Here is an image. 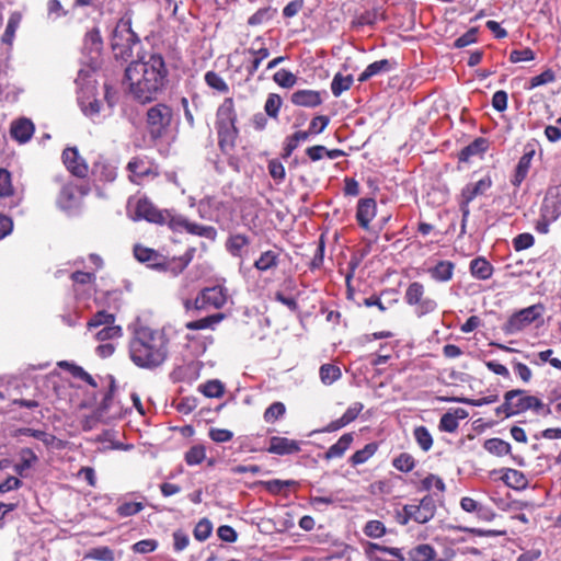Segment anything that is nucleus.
<instances>
[{
	"label": "nucleus",
	"instance_id": "obj_18",
	"mask_svg": "<svg viewBox=\"0 0 561 561\" xmlns=\"http://www.w3.org/2000/svg\"><path fill=\"white\" fill-rule=\"evenodd\" d=\"M62 161L67 170L75 176L84 178L88 175L89 167L76 147H68L64 150Z\"/></svg>",
	"mask_w": 561,
	"mask_h": 561
},
{
	"label": "nucleus",
	"instance_id": "obj_31",
	"mask_svg": "<svg viewBox=\"0 0 561 561\" xmlns=\"http://www.w3.org/2000/svg\"><path fill=\"white\" fill-rule=\"evenodd\" d=\"M470 271L473 277L485 280L491 277L493 267L485 259L477 257L471 261Z\"/></svg>",
	"mask_w": 561,
	"mask_h": 561
},
{
	"label": "nucleus",
	"instance_id": "obj_41",
	"mask_svg": "<svg viewBox=\"0 0 561 561\" xmlns=\"http://www.w3.org/2000/svg\"><path fill=\"white\" fill-rule=\"evenodd\" d=\"M413 436L422 450L428 451L432 448L433 437L425 426L415 427Z\"/></svg>",
	"mask_w": 561,
	"mask_h": 561
},
{
	"label": "nucleus",
	"instance_id": "obj_39",
	"mask_svg": "<svg viewBox=\"0 0 561 561\" xmlns=\"http://www.w3.org/2000/svg\"><path fill=\"white\" fill-rule=\"evenodd\" d=\"M353 83V77L342 76L341 73H336L331 82V91L334 96H340L344 91H347Z\"/></svg>",
	"mask_w": 561,
	"mask_h": 561
},
{
	"label": "nucleus",
	"instance_id": "obj_2",
	"mask_svg": "<svg viewBox=\"0 0 561 561\" xmlns=\"http://www.w3.org/2000/svg\"><path fill=\"white\" fill-rule=\"evenodd\" d=\"M169 354V339L160 330L140 328L129 343V356L133 363L147 369L161 366Z\"/></svg>",
	"mask_w": 561,
	"mask_h": 561
},
{
	"label": "nucleus",
	"instance_id": "obj_10",
	"mask_svg": "<svg viewBox=\"0 0 561 561\" xmlns=\"http://www.w3.org/2000/svg\"><path fill=\"white\" fill-rule=\"evenodd\" d=\"M493 181L488 174L477 182H471L465 185L460 194V210L462 214V222H465L469 215V204L478 196L484 195L492 186Z\"/></svg>",
	"mask_w": 561,
	"mask_h": 561
},
{
	"label": "nucleus",
	"instance_id": "obj_19",
	"mask_svg": "<svg viewBox=\"0 0 561 561\" xmlns=\"http://www.w3.org/2000/svg\"><path fill=\"white\" fill-rule=\"evenodd\" d=\"M267 451L279 456L291 455L300 451V445L294 439L273 436L270 439Z\"/></svg>",
	"mask_w": 561,
	"mask_h": 561
},
{
	"label": "nucleus",
	"instance_id": "obj_48",
	"mask_svg": "<svg viewBox=\"0 0 561 561\" xmlns=\"http://www.w3.org/2000/svg\"><path fill=\"white\" fill-rule=\"evenodd\" d=\"M14 194L11 174L4 169H0V197H11Z\"/></svg>",
	"mask_w": 561,
	"mask_h": 561
},
{
	"label": "nucleus",
	"instance_id": "obj_50",
	"mask_svg": "<svg viewBox=\"0 0 561 561\" xmlns=\"http://www.w3.org/2000/svg\"><path fill=\"white\" fill-rule=\"evenodd\" d=\"M87 558L99 561H115L114 551L108 547H96L87 553Z\"/></svg>",
	"mask_w": 561,
	"mask_h": 561
},
{
	"label": "nucleus",
	"instance_id": "obj_47",
	"mask_svg": "<svg viewBox=\"0 0 561 561\" xmlns=\"http://www.w3.org/2000/svg\"><path fill=\"white\" fill-rule=\"evenodd\" d=\"M286 412L285 404L282 402L272 403L264 412V421L266 423H274L280 419Z\"/></svg>",
	"mask_w": 561,
	"mask_h": 561
},
{
	"label": "nucleus",
	"instance_id": "obj_30",
	"mask_svg": "<svg viewBox=\"0 0 561 561\" xmlns=\"http://www.w3.org/2000/svg\"><path fill=\"white\" fill-rule=\"evenodd\" d=\"M488 149V140L485 138H477L459 153V160L467 162L470 158L483 153Z\"/></svg>",
	"mask_w": 561,
	"mask_h": 561
},
{
	"label": "nucleus",
	"instance_id": "obj_63",
	"mask_svg": "<svg viewBox=\"0 0 561 561\" xmlns=\"http://www.w3.org/2000/svg\"><path fill=\"white\" fill-rule=\"evenodd\" d=\"M275 299L293 311L297 309V294H294L293 291L285 293L278 290L275 293Z\"/></svg>",
	"mask_w": 561,
	"mask_h": 561
},
{
	"label": "nucleus",
	"instance_id": "obj_25",
	"mask_svg": "<svg viewBox=\"0 0 561 561\" xmlns=\"http://www.w3.org/2000/svg\"><path fill=\"white\" fill-rule=\"evenodd\" d=\"M12 138L21 144L27 142L34 133V125L27 118H20L12 123L10 129Z\"/></svg>",
	"mask_w": 561,
	"mask_h": 561
},
{
	"label": "nucleus",
	"instance_id": "obj_6",
	"mask_svg": "<svg viewBox=\"0 0 561 561\" xmlns=\"http://www.w3.org/2000/svg\"><path fill=\"white\" fill-rule=\"evenodd\" d=\"M138 42L137 35L131 30V21L128 18L121 19L112 34L111 46L116 58L130 57L133 46Z\"/></svg>",
	"mask_w": 561,
	"mask_h": 561
},
{
	"label": "nucleus",
	"instance_id": "obj_16",
	"mask_svg": "<svg viewBox=\"0 0 561 561\" xmlns=\"http://www.w3.org/2000/svg\"><path fill=\"white\" fill-rule=\"evenodd\" d=\"M540 213L542 218L557 220L561 216V184L550 186L543 197Z\"/></svg>",
	"mask_w": 561,
	"mask_h": 561
},
{
	"label": "nucleus",
	"instance_id": "obj_14",
	"mask_svg": "<svg viewBox=\"0 0 561 561\" xmlns=\"http://www.w3.org/2000/svg\"><path fill=\"white\" fill-rule=\"evenodd\" d=\"M129 209L133 211V219H145L149 222L160 224L163 221L164 213L157 209L147 198H138L135 202L129 201Z\"/></svg>",
	"mask_w": 561,
	"mask_h": 561
},
{
	"label": "nucleus",
	"instance_id": "obj_52",
	"mask_svg": "<svg viewBox=\"0 0 561 561\" xmlns=\"http://www.w3.org/2000/svg\"><path fill=\"white\" fill-rule=\"evenodd\" d=\"M213 531V525L207 518L201 519L194 528V537L198 541H205Z\"/></svg>",
	"mask_w": 561,
	"mask_h": 561
},
{
	"label": "nucleus",
	"instance_id": "obj_12",
	"mask_svg": "<svg viewBox=\"0 0 561 561\" xmlns=\"http://www.w3.org/2000/svg\"><path fill=\"white\" fill-rule=\"evenodd\" d=\"M88 193V190L75 183H67L62 186L58 198V207L68 213L72 214L80 208L82 197Z\"/></svg>",
	"mask_w": 561,
	"mask_h": 561
},
{
	"label": "nucleus",
	"instance_id": "obj_35",
	"mask_svg": "<svg viewBox=\"0 0 561 561\" xmlns=\"http://www.w3.org/2000/svg\"><path fill=\"white\" fill-rule=\"evenodd\" d=\"M378 449L377 443H369L364 448L355 451L350 458V462L352 466H358L365 463L369 458H371Z\"/></svg>",
	"mask_w": 561,
	"mask_h": 561
},
{
	"label": "nucleus",
	"instance_id": "obj_42",
	"mask_svg": "<svg viewBox=\"0 0 561 561\" xmlns=\"http://www.w3.org/2000/svg\"><path fill=\"white\" fill-rule=\"evenodd\" d=\"M453 270L451 262L442 261L432 270V277L436 280H449L453 277Z\"/></svg>",
	"mask_w": 561,
	"mask_h": 561
},
{
	"label": "nucleus",
	"instance_id": "obj_21",
	"mask_svg": "<svg viewBox=\"0 0 561 561\" xmlns=\"http://www.w3.org/2000/svg\"><path fill=\"white\" fill-rule=\"evenodd\" d=\"M376 216V202L373 198H362L357 204L356 219L359 226L368 229L370 221Z\"/></svg>",
	"mask_w": 561,
	"mask_h": 561
},
{
	"label": "nucleus",
	"instance_id": "obj_51",
	"mask_svg": "<svg viewBox=\"0 0 561 561\" xmlns=\"http://www.w3.org/2000/svg\"><path fill=\"white\" fill-rule=\"evenodd\" d=\"M273 79L282 88H291L297 81L296 76L286 69L276 71Z\"/></svg>",
	"mask_w": 561,
	"mask_h": 561
},
{
	"label": "nucleus",
	"instance_id": "obj_59",
	"mask_svg": "<svg viewBox=\"0 0 561 561\" xmlns=\"http://www.w3.org/2000/svg\"><path fill=\"white\" fill-rule=\"evenodd\" d=\"M208 436L215 443L221 444L230 442L233 438V433L226 428H209Z\"/></svg>",
	"mask_w": 561,
	"mask_h": 561
},
{
	"label": "nucleus",
	"instance_id": "obj_56",
	"mask_svg": "<svg viewBox=\"0 0 561 561\" xmlns=\"http://www.w3.org/2000/svg\"><path fill=\"white\" fill-rule=\"evenodd\" d=\"M142 510L144 504L141 502H125L117 507L116 512L121 517H129Z\"/></svg>",
	"mask_w": 561,
	"mask_h": 561
},
{
	"label": "nucleus",
	"instance_id": "obj_32",
	"mask_svg": "<svg viewBox=\"0 0 561 561\" xmlns=\"http://www.w3.org/2000/svg\"><path fill=\"white\" fill-rule=\"evenodd\" d=\"M94 331V337L101 342H113L123 335L122 327L114 323L101 327Z\"/></svg>",
	"mask_w": 561,
	"mask_h": 561
},
{
	"label": "nucleus",
	"instance_id": "obj_33",
	"mask_svg": "<svg viewBox=\"0 0 561 561\" xmlns=\"http://www.w3.org/2000/svg\"><path fill=\"white\" fill-rule=\"evenodd\" d=\"M319 375L321 382L330 386L342 377V371L336 365L323 364L319 369Z\"/></svg>",
	"mask_w": 561,
	"mask_h": 561
},
{
	"label": "nucleus",
	"instance_id": "obj_1",
	"mask_svg": "<svg viewBox=\"0 0 561 561\" xmlns=\"http://www.w3.org/2000/svg\"><path fill=\"white\" fill-rule=\"evenodd\" d=\"M168 69L160 54L134 61L125 70V84L129 93L140 103L157 99L168 82Z\"/></svg>",
	"mask_w": 561,
	"mask_h": 561
},
{
	"label": "nucleus",
	"instance_id": "obj_40",
	"mask_svg": "<svg viewBox=\"0 0 561 561\" xmlns=\"http://www.w3.org/2000/svg\"><path fill=\"white\" fill-rule=\"evenodd\" d=\"M114 321L115 317L113 313H108L106 311H99L88 321V329L90 331H93L101 327L112 324L114 323Z\"/></svg>",
	"mask_w": 561,
	"mask_h": 561
},
{
	"label": "nucleus",
	"instance_id": "obj_53",
	"mask_svg": "<svg viewBox=\"0 0 561 561\" xmlns=\"http://www.w3.org/2000/svg\"><path fill=\"white\" fill-rule=\"evenodd\" d=\"M392 466L401 472H409L414 468V459L410 454L402 453L393 459Z\"/></svg>",
	"mask_w": 561,
	"mask_h": 561
},
{
	"label": "nucleus",
	"instance_id": "obj_13",
	"mask_svg": "<svg viewBox=\"0 0 561 561\" xmlns=\"http://www.w3.org/2000/svg\"><path fill=\"white\" fill-rule=\"evenodd\" d=\"M518 394L512 398V409L515 414L523 413L527 410H533L539 415H549L551 410L539 398L529 396L525 390L515 389Z\"/></svg>",
	"mask_w": 561,
	"mask_h": 561
},
{
	"label": "nucleus",
	"instance_id": "obj_5",
	"mask_svg": "<svg viewBox=\"0 0 561 561\" xmlns=\"http://www.w3.org/2000/svg\"><path fill=\"white\" fill-rule=\"evenodd\" d=\"M76 83L78 84V104L82 113L95 121L100 117L102 110V102L96 98L95 81L88 79L80 72Z\"/></svg>",
	"mask_w": 561,
	"mask_h": 561
},
{
	"label": "nucleus",
	"instance_id": "obj_9",
	"mask_svg": "<svg viewBox=\"0 0 561 561\" xmlns=\"http://www.w3.org/2000/svg\"><path fill=\"white\" fill-rule=\"evenodd\" d=\"M106 381L108 391L105 393L98 409V416L102 420L108 421L122 417L127 409L124 408L119 400H116V385L114 377L107 376Z\"/></svg>",
	"mask_w": 561,
	"mask_h": 561
},
{
	"label": "nucleus",
	"instance_id": "obj_15",
	"mask_svg": "<svg viewBox=\"0 0 561 561\" xmlns=\"http://www.w3.org/2000/svg\"><path fill=\"white\" fill-rule=\"evenodd\" d=\"M404 511L408 512V516L412 517V520L419 524H425L430 522L436 513L435 500L431 495L424 496L417 505L407 504Z\"/></svg>",
	"mask_w": 561,
	"mask_h": 561
},
{
	"label": "nucleus",
	"instance_id": "obj_22",
	"mask_svg": "<svg viewBox=\"0 0 561 561\" xmlns=\"http://www.w3.org/2000/svg\"><path fill=\"white\" fill-rule=\"evenodd\" d=\"M127 170L130 172L129 179L135 183L152 174V165L146 158H133L127 164Z\"/></svg>",
	"mask_w": 561,
	"mask_h": 561
},
{
	"label": "nucleus",
	"instance_id": "obj_29",
	"mask_svg": "<svg viewBox=\"0 0 561 561\" xmlns=\"http://www.w3.org/2000/svg\"><path fill=\"white\" fill-rule=\"evenodd\" d=\"M392 69L391 64L388 59L377 60L366 67V69L359 75L358 81L365 82L371 77L378 76L383 72H389Z\"/></svg>",
	"mask_w": 561,
	"mask_h": 561
},
{
	"label": "nucleus",
	"instance_id": "obj_57",
	"mask_svg": "<svg viewBox=\"0 0 561 561\" xmlns=\"http://www.w3.org/2000/svg\"><path fill=\"white\" fill-rule=\"evenodd\" d=\"M205 81L210 88L217 91L227 92L229 90L228 84L225 82V80L214 71L206 72Z\"/></svg>",
	"mask_w": 561,
	"mask_h": 561
},
{
	"label": "nucleus",
	"instance_id": "obj_64",
	"mask_svg": "<svg viewBox=\"0 0 561 561\" xmlns=\"http://www.w3.org/2000/svg\"><path fill=\"white\" fill-rule=\"evenodd\" d=\"M329 123H330V118L328 116L318 115L311 119L309 129L307 131H309V135L320 134L325 129V127L329 125Z\"/></svg>",
	"mask_w": 561,
	"mask_h": 561
},
{
	"label": "nucleus",
	"instance_id": "obj_37",
	"mask_svg": "<svg viewBox=\"0 0 561 561\" xmlns=\"http://www.w3.org/2000/svg\"><path fill=\"white\" fill-rule=\"evenodd\" d=\"M435 557V550L427 543H422L409 551L411 561H432Z\"/></svg>",
	"mask_w": 561,
	"mask_h": 561
},
{
	"label": "nucleus",
	"instance_id": "obj_26",
	"mask_svg": "<svg viewBox=\"0 0 561 561\" xmlns=\"http://www.w3.org/2000/svg\"><path fill=\"white\" fill-rule=\"evenodd\" d=\"M134 255L137 261L146 263L150 267H157L162 264V256L154 250L142 245H135Z\"/></svg>",
	"mask_w": 561,
	"mask_h": 561
},
{
	"label": "nucleus",
	"instance_id": "obj_3",
	"mask_svg": "<svg viewBox=\"0 0 561 561\" xmlns=\"http://www.w3.org/2000/svg\"><path fill=\"white\" fill-rule=\"evenodd\" d=\"M237 114L232 99H226L217 110V130L220 147L233 146L238 130L236 127Z\"/></svg>",
	"mask_w": 561,
	"mask_h": 561
},
{
	"label": "nucleus",
	"instance_id": "obj_55",
	"mask_svg": "<svg viewBox=\"0 0 561 561\" xmlns=\"http://www.w3.org/2000/svg\"><path fill=\"white\" fill-rule=\"evenodd\" d=\"M20 24V16L18 14H12L8 21L5 31L1 37L4 44L11 45L16 32V28Z\"/></svg>",
	"mask_w": 561,
	"mask_h": 561
},
{
	"label": "nucleus",
	"instance_id": "obj_8",
	"mask_svg": "<svg viewBox=\"0 0 561 561\" xmlns=\"http://www.w3.org/2000/svg\"><path fill=\"white\" fill-rule=\"evenodd\" d=\"M163 213L165 217L163 216V221L161 224H167L173 231L181 232L185 230L191 234L201 236L209 240L216 239L217 231L214 227L191 222L186 217L172 214L168 210Z\"/></svg>",
	"mask_w": 561,
	"mask_h": 561
},
{
	"label": "nucleus",
	"instance_id": "obj_54",
	"mask_svg": "<svg viewBox=\"0 0 561 561\" xmlns=\"http://www.w3.org/2000/svg\"><path fill=\"white\" fill-rule=\"evenodd\" d=\"M504 481L508 486H512L515 489L523 488L526 484L525 476L520 471L515 470V469H510L504 474Z\"/></svg>",
	"mask_w": 561,
	"mask_h": 561
},
{
	"label": "nucleus",
	"instance_id": "obj_24",
	"mask_svg": "<svg viewBox=\"0 0 561 561\" xmlns=\"http://www.w3.org/2000/svg\"><path fill=\"white\" fill-rule=\"evenodd\" d=\"M534 156H535V150L531 149L529 151L524 152V154L519 158L517 165L515 168L513 178L511 180V183L514 186H516V187L520 186L523 181L526 179V176L529 172Z\"/></svg>",
	"mask_w": 561,
	"mask_h": 561
},
{
	"label": "nucleus",
	"instance_id": "obj_44",
	"mask_svg": "<svg viewBox=\"0 0 561 561\" xmlns=\"http://www.w3.org/2000/svg\"><path fill=\"white\" fill-rule=\"evenodd\" d=\"M206 458V449L202 445H195L185 453V461L188 466H196Z\"/></svg>",
	"mask_w": 561,
	"mask_h": 561
},
{
	"label": "nucleus",
	"instance_id": "obj_28",
	"mask_svg": "<svg viewBox=\"0 0 561 561\" xmlns=\"http://www.w3.org/2000/svg\"><path fill=\"white\" fill-rule=\"evenodd\" d=\"M353 440L354 436L352 433L343 434L335 444L329 447L324 455V459L331 460L334 458H341L344 455V453L350 448Z\"/></svg>",
	"mask_w": 561,
	"mask_h": 561
},
{
	"label": "nucleus",
	"instance_id": "obj_17",
	"mask_svg": "<svg viewBox=\"0 0 561 561\" xmlns=\"http://www.w3.org/2000/svg\"><path fill=\"white\" fill-rule=\"evenodd\" d=\"M90 266L84 270L64 271L59 270L56 277H69L71 280H84L95 278V272L103 267V260L98 254L89 256Z\"/></svg>",
	"mask_w": 561,
	"mask_h": 561
},
{
	"label": "nucleus",
	"instance_id": "obj_60",
	"mask_svg": "<svg viewBox=\"0 0 561 561\" xmlns=\"http://www.w3.org/2000/svg\"><path fill=\"white\" fill-rule=\"evenodd\" d=\"M385 533L386 527L379 520H369L364 528V534L371 538H380Z\"/></svg>",
	"mask_w": 561,
	"mask_h": 561
},
{
	"label": "nucleus",
	"instance_id": "obj_27",
	"mask_svg": "<svg viewBox=\"0 0 561 561\" xmlns=\"http://www.w3.org/2000/svg\"><path fill=\"white\" fill-rule=\"evenodd\" d=\"M20 461L14 465L13 469L20 477H25V471L31 469L37 461V455L31 448H22L19 451Z\"/></svg>",
	"mask_w": 561,
	"mask_h": 561
},
{
	"label": "nucleus",
	"instance_id": "obj_62",
	"mask_svg": "<svg viewBox=\"0 0 561 561\" xmlns=\"http://www.w3.org/2000/svg\"><path fill=\"white\" fill-rule=\"evenodd\" d=\"M556 80V75L551 69H547L542 71L540 75L533 77L530 79L529 89L537 88L539 85H543Z\"/></svg>",
	"mask_w": 561,
	"mask_h": 561
},
{
	"label": "nucleus",
	"instance_id": "obj_7",
	"mask_svg": "<svg viewBox=\"0 0 561 561\" xmlns=\"http://www.w3.org/2000/svg\"><path fill=\"white\" fill-rule=\"evenodd\" d=\"M228 298L227 290L220 284H216L201 290L193 300L184 299L183 304L186 310L220 309L226 305Z\"/></svg>",
	"mask_w": 561,
	"mask_h": 561
},
{
	"label": "nucleus",
	"instance_id": "obj_61",
	"mask_svg": "<svg viewBox=\"0 0 561 561\" xmlns=\"http://www.w3.org/2000/svg\"><path fill=\"white\" fill-rule=\"evenodd\" d=\"M410 305H416L423 298V286L420 283H411L405 294Z\"/></svg>",
	"mask_w": 561,
	"mask_h": 561
},
{
	"label": "nucleus",
	"instance_id": "obj_43",
	"mask_svg": "<svg viewBox=\"0 0 561 561\" xmlns=\"http://www.w3.org/2000/svg\"><path fill=\"white\" fill-rule=\"evenodd\" d=\"M278 254L275 251H266L254 262V265L260 271H267L276 266Z\"/></svg>",
	"mask_w": 561,
	"mask_h": 561
},
{
	"label": "nucleus",
	"instance_id": "obj_38",
	"mask_svg": "<svg viewBox=\"0 0 561 561\" xmlns=\"http://www.w3.org/2000/svg\"><path fill=\"white\" fill-rule=\"evenodd\" d=\"M309 138V131L299 130L287 137L284 144V157L288 158L300 142Z\"/></svg>",
	"mask_w": 561,
	"mask_h": 561
},
{
	"label": "nucleus",
	"instance_id": "obj_4",
	"mask_svg": "<svg viewBox=\"0 0 561 561\" xmlns=\"http://www.w3.org/2000/svg\"><path fill=\"white\" fill-rule=\"evenodd\" d=\"M174 121V113L171 106L165 103H158L147 110L146 124L152 139L164 137Z\"/></svg>",
	"mask_w": 561,
	"mask_h": 561
},
{
	"label": "nucleus",
	"instance_id": "obj_23",
	"mask_svg": "<svg viewBox=\"0 0 561 561\" xmlns=\"http://www.w3.org/2000/svg\"><path fill=\"white\" fill-rule=\"evenodd\" d=\"M290 101L297 106L316 107L322 103V98L319 91L305 89L294 92Z\"/></svg>",
	"mask_w": 561,
	"mask_h": 561
},
{
	"label": "nucleus",
	"instance_id": "obj_36",
	"mask_svg": "<svg viewBox=\"0 0 561 561\" xmlns=\"http://www.w3.org/2000/svg\"><path fill=\"white\" fill-rule=\"evenodd\" d=\"M484 449L495 456H504L511 453L510 443L501 438H489L484 442Z\"/></svg>",
	"mask_w": 561,
	"mask_h": 561
},
{
	"label": "nucleus",
	"instance_id": "obj_20",
	"mask_svg": "<svg viewBox=\"0 0 561 561\" xmlns=\"http://www.w3.org/2000/svg\"><path fill=\"white\" fill-rule=\"evenodd\" d=\"M250 239L243 233L230 234L226 241V250L234 257L242 259L248 254Z\"/></svg>",
	"mask_w": 561,
	"mask_h": 561
},
{
	"label": "nucleus",
	"instance_id": "obj_49",
	"mask_svg": "<svg viewBox=\"0 0 561 561\" xmlns=\"http://www.w3.org/2000/svg\"><path fill=\"white\" fill-rule=\"evenodd\" d=\"M221 319H222L221 314L209 316V317H205L199 320L190 321L186 323L185 327L188 330H204V329L211 327L215 323H218Z\"/></svg>",
	"mask_w": 561,
	"mask_h": 561
},
{
	"label": "nucleus",
	"instance_id": "obj_46",
	"mask_svg": "<svg viewBox=\"0 0 561 561\" xmlns=\"http://www.w3.org/2000/svg\"><path fill=\"white\" fill-rule=\"evenodd\" d=\"M267 492L272 494H279L284 488L296 485L297 482L295 480H270L260 482Z\"/></svg>",
	"mask_w": 561,
	"mask_h": 561
},
{
	"label": "nucleus",
	"instance_id": "obj_58",
	"mask_svg": "<svg viewBox=\"0 0 561 561\" xmlns=\"http://www.w3.org/2000/svg\"><path fill=\"white\" fill-rule=\"evenodd\" d=\"M202 392L208 398H219L224 393V386L219 380H210L203 385Z\"/></svg>",
	"mask_w": 561,
	"mask_h": 561
},
{
	"label": "nucleus",
	"instance_id": "obj_34",
	"mask_svg": "<svg viewBox=\"0 0 561 561\" xmlns=\"http://www.w3.org/2000/svg\"><path fill=\"white\" fill-rule=\"evenodd\" d=\"M14 437L19 436H31L38 440H42L46 446H50L53 442L55 440V436L47 434L44 431L34 430L30 427H21L14 431L13 433Z\"/></svg>",
	"mask_w": 561,
	"mask_h": 561
},
{
	"label": "nucleus",
	"instance_id": "obj_11",
	"mask_svg": "<svg viewBox=\"0 0 561 561\" xmlns=\"http://www.w3.org/2000/svg\"><path fill=\"white\" fill-rule=\"evenodd\" d=\"M545 307L541 304H536L515 312L505 324L507 333H516L529 327L537 319L541 318Z\"/></svg>",
	"mask_w": 561,
	"mask_h": 561
},
{
	"label": "nucleus",
	"instance_id": "obj_45",
	"mask_svg": "<svg viewBox=\"0 0 561 561\" xmlns=\"http://www.w3.org/2000/svg\"><path fill=\"white\" fill-rule=\"evenodd\" d=\"M282 104V98L278 94L271 93L266 99L264 111L270 117L277 118Z\"/></svg>",
	"mask_w": 561,
	"mask_h": 561
}]
</instances>
